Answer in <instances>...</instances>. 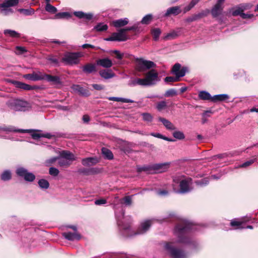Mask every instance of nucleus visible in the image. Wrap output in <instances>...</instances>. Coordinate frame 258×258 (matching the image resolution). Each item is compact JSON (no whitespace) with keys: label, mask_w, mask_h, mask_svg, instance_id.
<instances>
[{"label":"nucleus","mask_w":258,"mask_h":258,"mask_svg":"<svg viewBox=\"0 0 258 258\" xmlns=\"http://www.w3.org/2000/svg\"><path fill=\"white\" fill-rule=\"evenodd\" d=\"M167 106L166 102L165 101H162L159 102L157 104L156 108L158 111H161L163 109H165L167 107Z\"/></svg>","instance_id":"nucleus-42"},{"label":"nucleus","mask_w":258,"mask_h":258,"mask_svg":"<svg viewBox=\"0 0 258 258\" xmlns=\"http://www.w3.org/2000/svg\"><path fill=\"white\" fill-rule=\"evenodd\" d=\"M109 100L114 101L117 102H122V98L116 97H109L108 98Z\"/></svg>","instance_id":"nucleus-62"},{"label":"nucleus","mask_w":258,"mask_h":258,"mask_svg":"<svg viewBox=\"0 0 258 258\" xmlns=\"http://www.w3.org/2000/svg\"><path fill=\"white\" fill-rule=\"evenodd\" d=\"M7 104L10 109L15 111H25L28 110L30 107L29 103L20 99L10 100Z\"/></svg>","instance_id":"nucleus-1"},{"label":"nucleus","mask_w":258,"mask_h":258,"mask_svg":"<svg viewBox=\"0 0 258 258\" xmlns=\"http://www.w3.org/2000/svg\"><path fill=\"white\" fill-rule=\"evenodd\" d=\"M38 184L40 188L47 189L49 187V184L47 180L41 179L39 180Z\"/></svg>","instance_id":"nucleus-40"},{"label":"nucleus","mask_w":258,"mask_h":258,"mask_svg":"<svg viewBox=\"0 0 258 258\" xmlns=\"http://www.w3.org/2000/svg\"><path fill=\"white\" fill-rule=\"evenodd\" d=\"M173 136L178 140L183 139L185 137L184 134L180 131H175L173 133Z\"/></svg>","instance_id":"nucleus-48"},{"label":"nucleus","mask_w":258,"mask_h":258,"mask_svg":"<svg viewBox=\"0 0 258 258\" xmlns=\"http://www.w3.org/2000/svg\"><path fill=\"white\" fill-rule=\"evenodd\" d=\"M106 203V201L104 199L97 200L95 201V204L96 205H100Z\"/></svg>","instance_id":"nucleus-61"},{"label":"nucleus","mask_w":258,"mask_h":258,"mask_svg":"<svg viewBox=\"0 0 258 258\" xmlns=\"http://www.w3.org/2000/svg\"><path fill=\"white\" fill-rule=\"evenodd\" d=\"M252 7V4L250 3L241 4L229 9V13L233 16L241 17L243 12L251 9Z\"/></svg>","instance_id":"nucleus-5"},{"label":"nucleus","mask_w":258,"mask_h":258,"mask_svg":"<svg viewBox=\"0 0 258 258\" xmlns=\"http://www.w3.org/2000/svg\"><path fill=\"white\" fill-rule=\"evenodd\" d=\"M159 120L163 124L167 130L173 131L176 129V127L174 124L169 120L162 117H159Z\"/></svg>","instance_id":"nucleus-24"},{"label":"nucleus","mask_w":258,"mask_h":258,"mask_svg":"<svg viewBox=\"0 0 258 258\" xmlns=\"http://www.w3.org/2000/svg\"><path fill=\"white\" fill-rule=\"evenodd\" d=\"M97 63L106 68H109L112 66V61L108 58L100 59L97 61Z\"/></svg>","instance_id":"nucleus-25"},{"label":"nucleus","mask_w":258,"mask_h":258,"mask_svg":"<svg viewBox=\"0 0 258 258\" xmlns=\"http://www.w3.org/2000/svg\"><path fill=\"white\" fill-rule=\"evenodd\" d=\"M16 172L18 176L23 177L26 181L31 182L35 179V176L33 173L29 172L23 167H18Z\"/></svg>","instance_id":"nucleus-9"},{"label":"nucleus","mask_w":258,"mask_h":258,"mask_svg":"<svg viewBox=\"0 0 258 258\" xmlns=\"http://www.w3.org/2000/svg\"><path fill=\"white\" fill-rule=\"evenodd\" d=\"M108 26L107 25L101 23L98 24L95 27V29L98 31H103L106 30Z\"/></svg>","instance_id":"nucleus-49"},{"label":"nucleus","mask_w":258,"mask_h":258,"mask_svg":"<svg viewBox=\"0 0 258 258\" xmlns=\"http://www.w3.org/2000/svg\"><path fill=\"white\" fill-rule=\"evenodd\" d=\"M143 119L146 122H151L153 120L152 115L149 113H143L142 114Z\"/></svg>","instance_id":"nucleus-43"},{"label":"nucleus","mask_w":258,"mask_h":258,"mask_svg":"<svg viewBox=\"0 0 258 258\" xmlns=\"http://www.w3.org/2000/svg\"><path fill=\"white\" fill-rule=\"evenodd\" d=\"M166 250L173 258H184L185 254L180 250L175 248L174 244L172 242L167 243L165 245Z\"/></svg>","instance_id":"nucleus-8"},{"label":"nucleus","mask_w":258,"mask_h":258,"mask_svg":"<svg viewBox=\"0 0 258 258\" xmlns=\"http://www.w3.org/2000/svg\"><path fill=\"white\" fill-rule=\"evenodd\" d=\"M199 97L202 100H211V98H212L210 93L205 91H200L199 94Z\"/></svg>","instance_id":"nucleus-37"},{"label":"nucleus","mask_w":258,"mask_h":258,"mask_svg":"<svg viewBox=\"0 0 258 258\" xmlns=\"http://www.w3.org/2000/svg\"><path fill=\"white\" fill-rule=\"evenodd\" d=\"M83 56L81 52H66L64 53L61 61L66 64L74 65L79 62V57Z\"/></svg>","instance_id":"nucleus-3"},{"label":"nucleus","mask_w":258,"mask_h":258,"mask_svg":"<svg viewBox=\"0 0 258 258\" xmlns=\"http://www.w3.org/2000/svg\"><path fill=\"white\" fill-rule=\"evenodd\" d=\"M164 81L165 82H174L179 81V77L175 76L174 77H167L165 78Z\"/></svg>","instance_id":"nucleus-52"},{"label":"nucleus","mask_w":258,"mask_h":258,"mask_svg":"<svg viewBox=\"0 0 258 258\" xmlns=\"http://www.w3.org/2000/svg\"><path fill=\"white\" fill-rule=\"evenodd\" d=\"M112 52L116 55V57L117 59H121L124 56V53H121L117 50H113Z\"/></svg>","instance_id":"nucleus-57"},{"label":"nucleus","mask_w":258,"mask_h":258,"mask_svg":"<svg viewBox=\"0 0 258 258\" xmlns=\"http://www.w3.org/2000/svg\"><path fill=\"white\" fill-rule=\"evenodd\" d=\"M177 95L176 91L174 89H171L166 91L164 94L165 97H169L174 96Z\"/></svg>","instance_id":"nucleus-45"},{"label":"nucleus","mask_w":258,"mask_h":258,"mask_svg":"<svg viewBox=\"0 0 258 258\" xmlns=\"http://www.w3.org/2000/svg\"><path fill=\"white\" fill-rule=\"evenodd\" d=\"M253 162H254V160H249V161H247L244 162V163L241 164L240 166V167H247V166L250 165Z\"/></svg>","instance_id":"nucleus-60"},{"label":"nucleus","mask_w":258,"mask_h":258,"mask_svg":"<svg viewBox=\"0 0 258 258\" xmlns=\"http://www.w3.org/2000/svg\"><path fill=\"white\" fill-rule=\"evenodd\" d=\"M161 31L158 28L154 29L152 31V34L155 40H158Z\"/></svg>","instance_id":"nucleus-47"},{"label":"nucleus","mask_w":258,"mask_h":258,"mask_svg":"<svg viewBox=\"0 0 258 258\" xmlns=\"http://www.w3.org/2000/svg\"><path fill=\"white\" fill-rule=\"evenodd\" d=\"M137 62L136 69L139 72H144L146 70L153 68L156 66L155 63L150 60H147L143 58H137L136 59Z\"/></svg>","instance_id":"nucleus-6"},{"label":"nucleus","mask_w":258,"mask_h":258,"mask_svg":"<svg viewBox=\"0 0 258 258\" xmlns=\"http://www.w3.org/2000/svg\"><path fill=\"white\" fill-rule=\"evenodd\" d=\"M11 177V172L9 170L5 171L1 175V179L4 181L9 180Z\"/></svg>","instance_id":"nucleus-39"},{"label":"nucleus","mask_w":258,"mask_h":258,"mask_svg":"<svg viewBox=\"0 0 258 258\" xmlns=\"http://www.w3.org/2000/svg\"><path fill=\"white\" fill-rule=\"evenodd\" d=\"M70 14L68 12H62L56 14L55 16L56 19H61L65 17H70Z\"/></svg>","instance_id":"nucleus-51"},{"label":"nucleus","mask_w":258,"mask_h":258,"mask_svg":"<svg viewBox=\"0 0 258 258\" xmlns=\"http://www.w3.org/2000/svg\"><path fill=\"white\" fill-rule=\"evenodd\" d=\"M254 17V15L253 14L250 13H244L243 12L241 15V18L243 19H250Z\"/></svg>","instance_id":"nucleus-58"},{"label":"nucleus","mask_w":258,"mask_h":258,"mask_svg":"<svg viewBox=\"0 0 258 258\" xmlns=\"http://www.w3.org/2000/svg\"><path fill=\"white\" fill-rule=\"evenodd\" d=\"M181 12V10L179 6L172 7L168 8L165 13L164 16L168 17L171 15H177Z\"/></svg>","instance_id":"nucleus-20"},{"label":"nucleus","mask_w":258,"mask_h":258,"mask_svg":"<svg viewBox=\"0 0 258 258\" xmlns=\"http://www.w3.org/2000/svg\"><path fill=\"white\" fill-rule=\"evenodd\" d=\"M152 224L151 220H146L141 224L140 227L139 228L136 234H142L145 233L149 230Z\"/></svg>","instance_id":"nucleus-16"},{"label":"nucleus","mask_w":258,"mask_h":258,"mask_svg":"<svg viewBox=\"0 0 258 258\" xmlns=\"http://www.w3.org/2000/svg\"><path fill=\"white\" fill-rule=\"evenodd\" d=\"M47 60L49 61L54 66H59V61L58 58L55 56L50 55L48 56Z\"/></svg>","instance_id":"nucleus-38"},{"label":"nucleus","mask_w":258,"mask_h":258,"mask_svg":"<svg viewBox=\"0 0 258 258\" xmlns=\"http://www.w3.org/2000/svg\"><path fill=\"white\" fill-rule=\"evenodd\" d=\"M102 153L104 158L107 159L111 160L113 158V155L111 151L107 148H102Z\"/></svg>","instance_id":"nucleus-35"},{"label":"nucleus","mask_w":258,"mask_h":258,"mask_svg":"<svg viewBox=\"0 0 258 258\" xmlns=\"http://www.w3.org/2000/svg\"><path fill=\"white\" fill-rule=\"evenodd\" d=\"M127 39V36L124 32V30L121 29L117 32L112 33L109 37L105 38V40L108 41H124Z\"/></svg>","instance_id":"nucleus-10"},{"label":"nucleus","mask_w":258,"mask_h":258,"mask_svg":"<svg viewBox=\"0 0 258 258\" xmlns=\"http://www.w3.org/2000/svg\"><path fill=\"white\" fill-rule=\"evenodd\" d=\"M187 71L188 68L187 67H183L181 68V65L178 63H175L172 69V73L179 78L184 76Z\"/></svg>","instance_id":"nucleus-14"},{"label":"nucleus","mask_w":258,"mask_h":258,"mask_svg":"<svg viewBox=\"0 0 258 258\" xmlns=\"http://www.w3.org/2000/svg\"><path fill=\"white\" fill-rule=\"evenodd\" d=\"M152 19V15H147L142 19L141 23L143 24H149Z\"/></svg>","instance_id":"nucleus-46"},{"label":"nucleus","mask_w":258,"mask_h":258,"mask_svg":"<svg viewBox=\"0 0 258 258\" xmlns=\"http://www.w3.org/2000/svg\"><path fill=\"white\" fill-rule=\"evenodd\" d=\"M99 74L105 79H111L115 76V74L111 70H102L99 72Z\"/></svg>","instance_id":"nucleus-28"},{"label":"nucleus","mask_w":258,"mask_h":258,"mask_svg":"<svg viewBox=\"0 0 258 258\" xmlns=\"http://www.w3.org/2000/svg\"><path fill=\"white\" fill-rule=\"evenodd\" d=\"M195 226V225L188 221H182L181 224L177 225L175 229V233L179 237V241L184 242V240L180 237L188 230L197 229L196 228H194Z\"/></svg>","instance_id":"nucleus-2"},{"label":"nucleus","mask_w":258,"mask_h":258,"mask_svg":"<svg viewBox=\"0 0 258 258\" xmlns=\"http://www.w3.org/2000/svg\"><path fill=\"white\" fill-rule=\"evenodd\" d=\"M249 220V219L248 217L243 218L238 220H234L231 221L230 225L232 226H237L238 228H244V227L241 226L242 224Z\"/></svg>","instance_id":"nucleus-27"},{"label":"nucleus","mask_w":258,"mask_h":258,"mask_svg":"<svg viewBox=\"0 0 258 258\" xmlns=\"http://www.w3.org/2000/svg\"><path fill=\"white\" fill-rule=\"evenodd\" d=\"M12 83L17 87V88L23 89L25 90H30L33 89V87L29 85L19 82L14 81H13Z\"/></svg>","instance_id":"nucleus-31"},{"label":"nucleus","mask_w":258,"mask_h":258,"mask_svg":"<svg viewBox=\"0 0 258 258\" xmlns=\"http://www.w3.org/2000/svg\"><path fill=\"white\" fill-rule=\"evenodd\" d=\"M44 80L49 82H51L55 85H59L61 84L60 79L56 76H51L44 74Z\"/></svg>","instance_id":"nucleus-18"},{"label":"nucleus","mask_w":258,"mask_h":258,"mask_svg":"<svg viewBox=\"0 0 258 258\" xmlns=\"http://www.w3.org/2000/svg\"><path fill=\"white\" fill-rule=\"evenodd\" d=\"M62 235L66 239L71 241L78 240L81 238V235L77 232H64L62 233Z\"/></svg>","instance_id":"nucleus-17"},{"label":"nucleus","mask_w":258,"mask_h":258,"mask_svg":"<svg viewBox=\"0 0 258 258\" xmlns=\"http://www.w3.org/2000/svg\"><path fill=\"white\" fill-rule=\"evenodd\" d=\"M60 156L65 160L69 161L71 164L73 161L76 160L75 155L71 152L68 151H62L60 152Z\"/></svg>","instance_id":"nucleus-19"},{"label":"nucleus","mask_w":258,"mask_h":258,"mask_svg":"<svg viewBox=\"0 0 258 258\" xmlns=\"http://www.w3.org/2000/svg\"><path fill=\"white\" fill-rule=\"evenodd\" d=\"M98 162L97 158L89 157L83 159L82 163L83 165L86 166H90L95 165Z\"/></svg>","instance_id":"nucleus-23"},{"label":"nucleus","mask_w":258,"mask_h":258,"mask_svg":"<svg viewBox=\"0 0 258 258\" xmlns=\"http://www.w3.org/2000/svg\"><path fill=\"white\" fill-rule=\"evenodd\" d=\"M229 99V96L227 94L216 95L212 97L211 101L214 102L219 101H224Z\"/></svg>","instance_id":"nucleus-32"},{"label":"nucleus","mask_w":258,"mask_h":258,"mask_svg":"<svg viewBox=\"0 0 258 258\" xmlns=\"http://www.w3.org/2000/svg\"><path fill=\"white\" fill-rule=\"evenodd\" d=\"M4 33L6 35H8L13 38H18L20 37V34L14 30L10 29H6L4 30Z\"/></svg>","instance_id":"nucleus-36"},{"label":"nucleus","mask_w":258,"mask_h":258,"mask_svg":"<svg viewBox=\"0 0 258 258\" xmlns=\"http://www.w3.org/2000/svg\"><path fill=\"white\" fill-rule=\"evenodd\" d=\"M128 23V19L126 18L114 20L112 22V25L116 28H119L127 25Z\"/></svg>","instance_id":"nucleus-22"},{"label":"nucleus","mask_w":258,"mask_h":258,"mask_svg":"<svg viewBox=\"0 0 258 258\" xmlns=\"http://www.w3.org/2000/svg\"><path fill=\"white\" fill-rule=\"evenodd\" d=\"M58 164L61 166H69L71 163L68 160H65L63 158L60 157L58 158Z\"/></svg>","instance_id":"nucleus-44"},{"label":"nucleus","mask_w":258,"mask_h":258,"mask_svg":"<svg viewBox=\"0 0 258 258\" xmlns=\"http://www.w3.org/2000/svg\"><path fill=\"white\" fill-rule=\"evenodd\" d=\"M49 173L51 175L57 176L59 173V171L55 168L50 167L49 168Z\"/></svg>","instance_id":"nucleus-56"},{"label":"nucleus","mask_w":258,"mask_h":258,"mask_svg":"<svg viewBox=\"0 0 258 258\" xmlns=\"http://www.w3.org/2000/svg\"><path fill=\"white\" fill-rule=\"evenodd\" d=\"M18 3L19 0H5L0 4L1 13L5 16L12 14L14 11L11 7L16 6Z\"/></svg>","instance_id":"nucleus-4"},{"label":"nucleus","mask_w":258,"mask_h":258,"mask_svg":"<svg viewBox=\"0 0 258 258\" xmlns=\"http://www.w3.org/2000/svg\"><path fill=\"white\" fill-rule=\"evenodd\" d=\"M191 179L189 178L181 180L179 182L180 189L175 191L177 193L184 194L191 190L190 187Z\"/></svg>","instance_id":"nucleus-11"},{"label":"nucleus","mask_w":258,"mask_h":258,"mask_svg":"<svg viewBox=\"0 0 258 258\" xmlns=\"http://www.w3.org/2000/svg\"><path fill=\"white\" fill-rule=\"evenodd\" d=\"M168 191L166 190H160L157 191V194L160 196H165L167 195Z\"/></svg>","instance_id":"nucleus-63"},{"label":"nucleus","mask_w":258,"mask_h":258,"mask_svg":"<svg viewBox=\"0 0 258 258\" xmlns=\"http://www.w3.org/2000/svg\"><path fill=\"white\" fill-rule=\"evenodd\" d=\"M208 180L206 178L202 179L200 181H197L196 183L199 185H205L208 183Z\"/></svg>","instance_id":"nucleus-59"},{"label":"nucleus","mask_w":258,"mask_h":258,"mask_svg":"<svg viewBox=\"0 0 258 258\" xmlns=\"http://www.w3.org/2000/svg\"><path fill=\"white\" fill-rule=\"evenodd\" d=\"M169 167V163H164L154 164L149 168L143 167L140 170L149 171L151 173H162L166 171L168 169Z\"/></svg>","instance_id":"nucleus-7"},{"label":"nucleus","mask_w":258,"mask_h":258,"mask_svg":"<svg viewBox=\"0 0 258 258\" xmlns=\"http://www.w3.org/2000/svg\"><path fill=\"white\" fill-rule=\"evenodd\" d=\"M17 131H15V132H20V133H31V136L34 139H37L41 137H42V134L35 132L33 130H16Z\"/></svg>","instance_id":"nucleus-26"},{"label":"nucleus","mask_w":258,"mask_h":258,"mask_svg":"<svg viewBox=\"0 0 258 258\" xmlns=\"http://www.w3.org/2000/svg\"><path fill=\"white\" fill-rule=\"evenodd\" d=\"M180 30L179 29L178 31H172L167 33L164 37V39L165 40H171L176 38L179 35Z\"/></svg>","instance_id":"nucleus-30"},{"label":"nucleus","mask_w":258,"mask_h":258,"mask_svg":"<svg viewBox=\"0 0 258 258\" xmlns=\"http://www.w3.org/2000/svg\"><path fill=\"white\" fill-rule=\"evenodd\" d=\"M26 52V50L25 47L21 46H17L16 47V53L17 54H21Z\"/></svg>","instance_id":"nucleus-55"},{"label":"nucleus","mask_w":258,"mask_h":258,"mask_svg":"<svg viewBox=\"0 0 258 258\" xmlns=\"http://www.w3.org/2000/svg\"><path fill=\"white\" fill-rule=\"evenodd\" d=\"M2 131L8 133V132H15V131H17V130L13 126L0 127V133Z\"/></svg>","instance_id":"nucleus-50"},{"label":"nucleus","mask_w":258,"mask_h":258,"mask_svg":"<svg viewBox=\"0 0 258 258\" xmlns=\"http://www.w3.org/2000/svg\"><path fill=\"white\" fill-rule=\"evenodd\" d=\"M19 11L21 13L24 14L26 15H29L34 13V10L32 9H19Z\"/></svg>","instance_id":"nucleus-54"},{"label":"nucleus","mask_w":258,"mask_h":258,"mask_svg":"<svg viewBox=\"0 0 258 258\" xmlns=\"http://www.w3.org/2000/svg\"><path fill=\"white\" fill-rule=\"evenodd\" d=\"M44 73L41 72H33L32 74H25L23 78L30 81H37L44 80Z\"/></svg>","instance_id":"nucleus-15"},{"label":"nucleus","mask_w":258,"mask_h":258,"mask_svg":"<svg viewBox=\"0 0 258 258\" xmlns=\"http://www.w3.org/2000/svg\"><path fill=\"white\" fill-rule=\"evenodd\" d=\"M45 10L51 14H55L57 12V9L49 3L46 4Z\"/></svg>","instance_id":"nucleus-41"},{"label":"nucleus","mask_w":258,"mask_h":258,"mask_svg":"<svg viewBox=\"0 0 258 258\" xmlns=\"http://www.w3.org/2000/svg\"><path fill=\"white\" fill-rule=\"evenodd\" d=\"M122 200L124 201V204L126 206H130L132 203V199L131 196H126Z\"/></svg>","instance_id":"nucleus-53"},{"label":"nucleus","mask_w":258,"mask_h":258,"mask_svg":"<svg viewBox=\"0 0 258 258\" xmlns=\"http://www.w3.org/2000/svg\"><path fill=\"white\" fill-rule=\"evenodd\" d=\"M187 71L188 68L187 67H183L181 68V65L178 63H175L172 69V73L179 78L184 76Z\"/></svg>","instance_id":"nucleus-13"},{"label":"nucleus","mask_w":258,"mask_h":258,"mask_svg":"<svg viewBox=\"0 0 258 258\" xmlns=\"http://www.w3.org/2000/svg\"><path fill=\"white\" fill-rule=\"evenodd\" d=\"M92 87L97 90H101L104 89L103 86L99 84H93Z\"/></svg>","instance_id":"nucleus-64"},{"label":"nucleus","mask_w":258,"mask_h":258,"mask_svg":"<svg viewBox=\"0 0 258 258\" xmlns=\"http://www.w3.org/2000/svg\"><path fill=\"white\" fill-rule=\"evenodd\" d=\"M145 78L148 86L155 85L159 80L158 79V73L153 69L150 70L146 74Z\"/></svg>","instance_id":"nucleus-12"},{"label":"nucleus","mask_w":258,"mask_h":258,"mask_svg":"<svg viewBox=\"0 0 258 258\" xmlns=\"http://www.w3.org/2000/svg\"><path fill=\"white\" fill-rule=\"evenodd\" d=\"M223 8V6L215 4L211 9V12L212 16L214 18L219 16L222 13Z\"/></svg>","instance_id":"nucleus-21"},{"label":"nucleus","mask_w":258,"mask_h":258,"mask_svg":"<svg viewBox=\"0 0 258 258\" xmlns=\"http://www.w3.org/2000/svg\"><path fill=\"white\" fill-rule=\"evenodd\" d=\"M146 78L144 79H136L132 82V85H141V86H148L147 84Z\"/></svg>","instance_id":"nucleus-34"},{"label":"nucleus","mask_w":258,"mask_h":258,"mask_svg":"<svg viewBox=\"0 0 258 258\" xmlns=\"http://www.w3.org/2000/svg\"><path fill=\"white\" fill-rule=\"evenodd\" d=\"M74 14L75 16H76L77 17H78L80 19L85 18L88 20H91L93 17V15L92 14H91V13L87 14V13H85L82 11L75 12L74 13Z\"/></svg>","instance_id":"nucleus-29"},{"label":"nucleus","mask_w":258,"mask_h":258,"mask_svg":"<svg viewBox=\"0 0 258 258\" xmlns=\"http://www.w3.org/2000/svg\"><path fill=\"white\" fill-rule=\"evenodd\" d=\"M83 71L87 73H91L96 71V66L94 64L88 63L83 67Z\"/></svg>","instance_id":"nucleus-33"}]
</instances>
